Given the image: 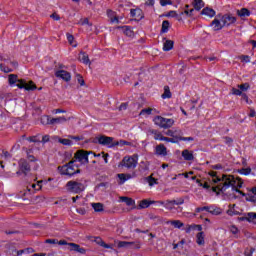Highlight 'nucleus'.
Listing matches in <instances>:
<instances>
[{"instance_id":"obj_1","label":"nucleus","mask_w":256,"mask_h":256,"mask_svg":"<svg viewBox=\"0 0 256 256\" xmlns=\"http://www.w3.org/2000/svg\"><path fill=\"white\" fill-rule=\"evenodd\" d=\"M212 191L216 195H226L227 189L231 188L234 191L236 187H243V180L241 178H235L233 175L223 174L221 178H214L212 180Z\"/></svg>"},{"instance_id":"obj_2","label":"nucleus","mask_w":256,"mask_h":256,"mask_svg":"<svg viewBox=\"0 0 256 256\" xmlns=\"http://www.w3.org/2000/svg\"><path fill=\"white\" fill-rule=\"evenodd\" d=\"M77 160H72L65 164L64 166H59L58 171L61 175H68V177H73L77 173H81L79 166L75 165Z\"/></svg>"},{"instance_id":"obj_3","label":"nucleus","mask_w":256,"mask_h":256,"mask_svg":"<svg viewBox=\"0 0 256 256\" xmlns=\"http://www.w3.org/2000/svg\"><path fill=\"white\" fill-rule=\"evenodd\" d=\"M18 177H25L31 179V165L27 159L22 158L18 161V171L16 172Z\"/></svg>"},{"instance_id":"obj_4","label":"nucleus","mask_w":256,"mask_h":256,"mask_svg":"<svg viewBox=\"0 0 256 256\" xmlns=\"http://www.w3.org/2000/svg\"><path fill=\"white\" fill-rule=\"evenodd\" d=\"M66 189L69 193H83L85 191V185L81 182L70 180L66 183Z\"/></svg>"},{"instance_id":"obj_5","label":"nucleus","mask_w":256,"mask_h":256,"mask_svg":"<svg viewBox=\"0 0 256 256\" xmlns=\"http://www.w3.org/2000/svg\"><path fill=\"white\" fill-rule=\"evenodd\" d=\"M155 125H158V127H161L162 129H171L172 125H175V120L171 118H165L162 116H156L154 118Z\"/></svg>"},{"instance_id":"obj_6","label":"nucleus","mask_w":256,"mask_h":256,"mask_svg":"<svg viewBox=\"0 0 256 256\" xmlns=\"http://www.w3.org/2000/svg\"><path fill=\"white\" fill-rule=\"evenodd\" d=\"M138 161L139 158L137 157V155L125 156L121 161L120 165L122 167H126V169H135V167H137Z\"/></svg>"},{"instance_id":"obj_7","label":"nucleus","mask_w":256,"mask_h":256,"mask_svg":"<svg viewBox=\"0 0 256 256\" xmlns=\"http://www.w3.org/2000/svg\"><path fill=\"white\" fill-rule=\"evenodd\" d=\"M89 155H92L93 157H95V153L93 152L78 150L74 154V159L76 161H79V163H82V165H85V163H89Z\"/></svg>"},{"instance_id":"obj_8","label":"nucleus","mask_w":256,"mask_h":256,"mask_svg":"<svg viewBox=\"0 0 256 256\" xmlns=\"http://www.w3.org/2000/svg\"><path fill=\"white\" fill-rule=\"evenodd\" d=\"M57 244L68 245L69 251H76V253H81V255H85L87 253V250H85V248L81 247L79 244L68 243L66 240H60L57 242Z\"/></svg>"},{"instance_id":"obj_9","label":"nucleus","mask_w":256,"mask_h":256,"mask_svg":"<svg viewBox=\"0 0 256 256\" xmlns=\"http://www.w3.org/2000/svg\"><path fill=\"white\" fill-rule=\"evenodd\" d=\"M95 140L99 143V145H105L107 147H117L119 142H114L113 137L102 135L100 137H96Z\"/></svg>"},{"instance_id":"obj_10","label":"nucleus","mask_w":256,"mask_h":256,"mask_svg":"<svg viewBox=\"0 0 256 256\" xmlns=\"http://www.w3.org/2000/svg\"><path fill=\"white\" fill-rule=\"evenodd\" d=\"M17 87L18 89H25L26 91H35V89H37V85H35L33 81L27 83L23 79L18 80Z\"/></svg>"},{"instance_id":"obj_11","label":"nucleus","mask_w":256,"mask_h":256,"mask_svg":"<svg viewBox=\"0 0 256 256\" xmlns=\"http://www.w3.org/2000/svg\"><path fill=\"white\" fill-rule=\"evenodd\" d=\"M218 17H219L220 21H222L224 27H225V25H227V27H229V25H233V23L237 22V18L231 14H225V15L219 14Z\"/></svg>"},{"instance_id":"obj_12","label":"nucleus","mask_w":256,"mask_h":256,"mask_svg":"<svg viewBox=\"0 0 256 256\" xmlns=\"http://www.w3.org/2000/svg\"><path fill=\"white\" fill-rule=\"evenodd\" d=\"M55 77L58 79H62L66 83H69L71 81V73L67 72L66 70H58L55 72Z\"/></svg>"},{"instance_id":"obj_13","label":"nucleus","mask_w":256,"mask_h":256,"mask_svg":"<svg viewBox=\"0 0 256 256\" xmlns=\"http://www.w3.org/2000/svg\"><path fill=\"white\" fill-rule=\"evenodd\" d=\"M210 27H213V31H221L225 25H223V22L221 23V18H219V15H217L216 18L210 23Z\"/></svg>"},{"instance_id":"obj_14","label":"nucleus","mask_w":256,"mask_h":256,"mask_svg":"<svg viewBox=\"0 0 256 256\" xmlns=\"http://www.w3.org/2000/svg\"><path fill=\"white\" fill-rule=\"evenodd\" d=\"M155 155H158V157H167V147H165V144H159L155 147Z\"/></svg>"},{"instance_id":"obj_15","label":"nucleus","mask_w":256,"mask_h":256,"mask_svg":"<svg viewBox=\"0 0 256 256\" xmlns=\"http://www.w3.org/2000/svg\"><path fill=\"white\" fill-rule=\"evenodd\" d=\"M78 61L84 63V65H91V60H89V55L87 52H80L78 56Z\"/></svg>"},{"instance_id":"obj_16","label":"nucleus","mask_w":256,"mask_h":256,"mask_svg":"<svg viewBox=\"0 0 256 256\" xmlns=\"http://www.w3.org/2000/svg\"><path fill=\"white\" fill-rule=\"evenodd\" d=\"M117 29H122L126 37H133L134 35L133 28H131V26H118Z\"/></svg>"},{"instance_id":"obj_17","label":"nucleus","mask_w":256,"mask_h":256,"mask_svg":"<svg viewBox=\"0 0 256 256\" xmlns=\"http://www.w3.org/2000/svg\"><path fill=\"white\" fill-rule=\"evenodd\" d=\"M94 243L100 245V247H104V249H113V246L105 243L101 237H94Z\"/></svg>"},{"instance_id":"obj_18","label":"nucleus","mask_w":256,"mask_h":256,"mask_svg":"<svg viewBox=\"0 0 256 256\" xmlns=\"http://www.w3.org/2000/svg\"><path fill=\"white\" fill-rule=\"evenodd\" d=\"M182 157L184 161H193V159H195L193 152L189 151L188 149L182 151Z\"/></svg>"},{"instance_id":"obj_19","label":"nucleus","mask_w":256,"mask_h":256,"mask_svg":"<svg viewBox=\"0 0 256 256\" xmlns=\"http://www.w3.org/2000/svg\"><path fill=\"white\" fill-rule=\"evenodd\" d=\"M242 221H248L249 223H256V213L255 212L247 213L246 216L242 218Z\"/></svg>"},{"instance_id":"obj_20","label":"nucleus","mask_w":256,"mask_h":256,"mask_svg":"<svg viewBox=\"0 0 256 256\" xmlns=\"http://www.w3.org/2000/svg\"><path fill=\"white\" fill-rule=\"evenodd\" d=\"M133 245H135L134 246V248L135 249H139V244H135V242H127V241H120V242H118V247L119 248H123V247H133Z\"/></svg>"},{"instance_id":"obj_21","label":"nucleus","mask_w":256,"mask_h":256,"mask_svg":"<svg viewBox=\"0 0 256 256\" xmlns=\"http://www.w3.org/2000/svg\"><path fill=\"white\" fill-rule=\"evenodd\" d=\"M120 201H122V203H126L128 207H133V205H135V200L127 196H121Z\"/></svg>"},{"instance_id":"obj_22","label":"nucleus","mask_w":256,"mask_h":256,"mask_svg":"<svg viewBox=\"0 0 256 256\" xmlns=\"http://www.w3.org/2000/svg\"><path fill=\"white\" fill-rule=\"evenodd\" d=\"M107 15L111 21V23H119V17L115 15V12L113 10H107Z\"/></svg>"},{"instance_id":"obj_23","label":"nucleus","mask_w":256,"mask_h":256,"mask_svg":"<svg viewBox=\"0 0 256 256\" xmlns=\"http://www.w3.org/2000/svg\"><path fill=\"white\" fill-rule=\"evenodd\" d=\"M251 15V11H249V9L247 8H242L240 10H237V16L238 17H249Z\"/></svg>"},{"instance_id":"obj_24","label":"nucleus","mask_w":256,"mask_h":256,"mask_svg":"<svg viewBox=\"0 0 256 256\" xmlns=\"http://www.w3.org/2000/svg\"><path fill=\"white\" fill-rule=\"evenodd\" d=\"M173 45H175L173 40H165L163 44V51H171V49H173Z\"/></svg>"},{"instance_id":"obj_25","label":"nucleus","mask_w":256,"mask_h":256,"mask_svg":"<svg viewBox=\"0 0 256 256\" xmlns=\"http://www.w3.org/2000/svg\"><path fill=\"white\" fill-rule=\"evenodd\" d=\"M196 243L197 245H205V234L203 232L196 235Z\"/></svg>"},{"instance_id":"obj_26","label":"nucleus","mask_w":256,"mask_h":256,"mask_svg":"<svg viewBox=\"0 0 256 256\" xmlns=\"http://www.w3.org/2000/svg\"><path fill=\"white\" fill-rule=\"evenodd\" d=\"M155 204V201H149L147 199H144L142 201H140L139 204V209H147V207H149L150 205Z\"/></svg>"},{"instance_id":"obj_27","label":"nucleus","mask_w":256,"mask_h":256,"mask_svg":"<svg viewBox=\"0 0 256 256\" xmlns=\"http://www.w3.org/2000/svg\"><path fill=\"white\" fill-rule=\"evenodd\" d=\"M201 15H207V17H215V11L212 8L206 7L201 11Z\"/></svg>"},{"instance_id":"obj_28","label":"nucleus","mask_w":256,"mask_h":256,"mask_svg":"<svg viewBox=\"0 0 256 256\" xmlns=\"http://www.w3.org/2000/svg\"><path fill=\"white\" fill-rule=\"evenodd\" d=\"M117 177L118 179H120V185H123L125 181H129V179H131V174L121 173V174H118Z\"/></svg>"},{"instance_id":"obj_29","label":"nucleus","mask_w":256,"mask_h":256,"mask_svg":"<svg viewBox=\"0 0 256 256\" xmlns=\"http://www.w3.org/2000/svg\"><path fill=\"white\" fill-rule=\"evenodd\" d=\"M65 121H67V118H65L64 116L58 118H50V125L65 123Z\"/></svg>"},{"instance_id":"obj_30","label":"nucleus","mask_w":256,"mask_h":256,"mask_svg":"<svg viewBox=\"0 0 256 256\" xmlns=\"http://www.w3.org/2000/svg\"><path fill=\"white\" fill-rule=\"evenodd\" d=\"M149 133H151V135H154L155 141H161V139L163 138V134L155 129L149 130Z\"/></svg>"},{"instance_id":"obj_31","label":"nucleus","mask_w":256,"mask_h":256,"mask_svg":"<svg viewBox=\"0 0 256 256\" xmlns=\"http://www.w3.org/2000/svg\"><path fill=\"white\" fill-rule=\"evenodd\" d=\"M208 213H211V215H221L222 211L221 208L209 206Z\"/></svg>"},{"instance_id":"obj_32","label":"nucleus","mask_w":256,"mask_h":256,"mask_svg":"<svg viewBox=\"0 0 256 256\" xmlns=\"http://www.w3.org/2000/svg\"><path fill=\"white\" fill-rule=\"evenodd\" d=\"M19 78L17 76V74H10L8 76V83L9 85H15V83H18Z\"/></svg>"},{"instance_id":"obj_33","label":"nucleus","mask_w":256,"mask_h":256,"mask_svg":"<svg viewBox=\"0 0 256 256\" xmlns=\"http://www.w3.org/2000/svg\"><path fill=\"white\" fill-rule=\"evenodd\" d=\"M203 7H205L203 0H194V9H196V11H201Z\"/></svg>"},{"instance_id":"obj_34","label":"nucleus","mask_w":256,"mask_h":256,"mask_svg":"<svg viewBox=\"0 0 256 256\" xmlns=\"http://www.w3.org/2000/svg\"><path fill=\"white\" fill-rule=\"evenodd\" d=\"M162 99H171V90L169 86L164 87V93L162 94Z\"/></svg>"},{"instance_id":"obj_35","label":"nucleus","mask_w":256,"mask_h":256,"mask_svg":"<svg viewBox=\"0 0 256 256\" xmlns=\"http://www.w3.org/2000/svg\"><path fill=\"white\" fill-rule=\"evenodd\" d=\"M92 208L96 213H101L103 211V204L102 203H92Z\"/></svg>"},{"instance_id":"obj_36","label":"nucleus","mask_w":256,"mask_h":256,"mask_svg":"<svg viewBox=\"0 0 256 256\" xmlns=\"http://www.w3.org/2000/svg\"><path fill=\"white\" fill-rule=\"evenodd\" d=\"M169 20H164L162 22V28H161V33H167L169 31Z\"/></svg>"},{"instance_id":"obj_37","label":"nucleus","mask_w":256,"mask_h":256,"mask_svg":"<svg viewBox=\"0 0 256 256\" xmlns=\"http://www.w3.org/2000/svg\"><path fill=\"white\" fill-rule=\"evenodd\" d=\"M175 206V200H166L164 207L166 209H169V211H171V209H173V207Z\"/></svg>"},{"instance_id":"obj_38","label":"nucleus","mask_w":256,"mask_h":256,"mask_svg":"<svg viewBox=\"0 0 256 256\" xmlns=\"http://www.w3.org/2000/svg\"><path fill=\"white\" fill-rule=\"evenodd\" d=\"M142 13L143 12L141 11V9H131L130 10L131 17H141Z\"/></svg>"},{"instance_id":"obj_39","label":"nucleus","mask_w":256,"mask_h":256,"mask_svg":"<svg viewBox=\"0 0 256 256\" xmlns=\"http://www.w3.org/2000/svg\"><path fill=\"white\" fill-rule=\"evenodd\" d=\"M170 224H172L175 229H181V227L184 225L180 220H172L170 221Z\"/></svg>"},{"instance_id":"obj_40","label":"nucleus","mask_w":256,"mask_h":256,"mask_svg":"<svg viewBox=\"0 0 256 256\" xmlns=\"http://www.w3.org/2000/svg\"><path fill=\"white\" fill-rule=\"evenodd\" d=\"M178 139L180 141H195V138L193 137H183V131L179 130V137Z\"/></svg>"},{"instance_id":"obj_41","label":"nucleus","mask_w":256,"mask_h":256,"mask_svg":"<svg viewBox=\"0 0 256 256\" xmlns=\"http://www.w3.org/2000/svg\"><path fill=\"white\" fill-rule=\"evenodd\" d=\"M42 125H51V117L49 116H43L41 118Z\"/></svg>"},{"instance_id":"obj_42","label":"nucleus","mask_w":256,"mask_h":256,"mask_svg":"<svg viewBox=\"0 0 256 256\" xmlns=\"http://www.w3.org/2000/svg\"><path fill=\"white\" fill-rule=\"evenodd\" d=\"M0 69L4 73H13V69L9 68V66H6L5 64H0Z\"/></svg>"},{"instance_id":"obj_43","label":"nucleus","mask_w":256,"mask_h":256,"mask_svg":"<svg viewBox=\"0 0 256 256\" xmlns=\"http://www.w3.org/2000/svg\"><path fill=\"white\" fill-rule=\"evenodd\" d=\"M197 226L196 224L187 225L185 228L186 233H191V231H196Z\"/></svg>"},{"instance_id":"obj_44","label":"nucleus","mask_w":256,"mask_h":256,"mask_svg":"<svg viewBox=\"0 0 256 256\" xmlns=\"http://www.w3.org/2000/svg\"><path fill=\"white\" fill-rule=\"evenodd\" d=\"M251 86L249 85V83H243V84H240L238 85V89H240V91H248V89L250 88Z\"/></svg>"},{"instance_id":"obj_45","label":"nucleus","mask_w":256,"mask_h":256,"mask_svg":"<svg viewBox=\"0 0 256 256\" xmlns=\"http://www.w3.org/2000/svg\"><path fill=\"white\" fill-rule=\"evenodd\" d=\"M238 173H240V175H250L251 168H242V169L238 170Z\"/></svg>"},{"instance_id":"obj_46","label":"nucleus","mask_w":256,"mask_h":256,"mask_svg":"<svg viewBox=\"0 0 256 256\" xmlns=\"http://www.w3.org/2000/svg\"><path fill=\"white\" fill-rule=\"evenodd\" d=\"M246 201H250L251 203H256V196L255 194H247Z\"/></svg>"},{"instance_id":"obj_47","label":"nucleus","mask_w":256,"mask_h":256,"mask_svg":"<svg viewBox=\"0 0 256 256\" xmlns=\"http://www.w3.org/2000/svg\"><path fill=\"white\" fill-rule=\"evenodd\" d=\"M43 185V181H38L37 184H32V189H35V191H40L41 187Z\"/></svg>"},{"instance_id":"obj_48","label":"nucleus","mask_w":256,"mask_h":256,"mask_svg":"<svg viewBox=\"0 0 256 256\" xmlns=\"http://www.w3.org/2000/svg\"><path fill=\"white\" fill-rule=\"evenodd\" d=\"M76 78H77L79 85H81V87L85 86V80L83 79V76H81V74H77Z\"/></svg>"},{"instance_id":"obj_49","label":"nucleus","mask_w":256,"mask_h":256,"mask_svg":"<svg viewBox=\"0 0 256 256\" xmlns=\"http://www.w3.org/2000/svg\"><path fill=\"white\" fill-rule=\"evenodd\" d=\"M253 253H255V248H247L244 252L245 256H253Z\"/></svg>"},{"instance_id":"obj_50","label":"nucleus","mask_w":256,"mask_h":256,"mask_svg":"<svg viewBox=\"0 0 256 256\" xmlns=\"http://www.w3.org/2000/svg\"><path fill=\"white\" fill-rule=\"evenodd\" d=\"M232 95H237V96H242L243 92L241 91V89H237V88H232Z\"/></svg>"},{"instance_id":"obj_51","label":"nucleus","mask_w":256,"mask_h":256,"mask_svg":"<svg viewBox=\"0 0 256 256\" xmlns=\"http://www.w3.org/2000/svg\"><path fill=\"white\" fill-rule=\"evenodd\" d=\"M59 143L62 145H72V141L70 139H59Z\"/></svg>"},{"instance_id":"obj_52","label":"nucleus","mask_w":256,"mask_h":256,"mask_svg":"<svg viewBox=\"0 0 256 256\" xmlns=\"http://www.w3.org/2000/svg\"><path fill=\"white\" fill-rule=\"evenodd\" d=\"M148 183H149L150 187H153V185L157 184V179L153 178L152 176H149Z\"/></svg>"},{"instance_id":"obj_53","label":"nucleus","mask_w":256,"mask_h":256,"mask_svg":"<svg viewBox=\"0 0 256 256\" xmlns=\"http://www.w3.org/2000/svg\"><path fill=\"white\" fill-rule=\"evenodd\" d=\"M166 135H168V137H174L175 139H179V138H178V137H179V134H178V135H175L174 130H168V131L166 132Z\"/></svg>"},{"instance_id":"obj_54","label":"nucleus","mask_w":256,"mask_h":256,"mask_svg":"<svg viewBox=\"0 0 256 256\" xmlns=\"http://www.w3.org/2000/svg\"><path fill=\"white\" fill-rule=\"evenodd\" d=\"M153 111V109H151V108H145V109H143V110H141V112H140V115H151V112Z\"/></svg>"},{"instance_id":"obj_55","label":"nucleus","mask_w":256,"mask_h":256,"mask_svg":"<svg viewBox=\"0 0 256 256\" xmlns=\"http://www.w3.org/2000/svg\"><path fill=\"white\" fill-rule=\"evenodd\" d=\"M234 209H235V204H230L229 210L227 211L228 215H237V213L233 212Z\"/></svg>"},{"instance_id":"obj_56","label":"nucleus","mask_w":256,"mask_h":256,"mask_svg":"<svg viewBox=\"0 0 256 256\" xmlns=\"http://www.w3.org/2000/svg\"><path fill=\"white\" fill-rule=\"evenodd\" d=\"M30 143H41V140L37 139V136H31L27 139Z\"/></svg>"},{"instance_id":"obj_57","label":"nucleus","mask_w":256,"mask_h":256,"mask_svg":"<svg viewBox=\"0 0 256 256\" xmlns=\"http://www.w3.org/2000/svg\"><path fill=\"white\" fill-rule=\"evenodd\" d=\"M66 36H67L68 43L73 45V41H75V37L73 35H71L70 33H67Z\"/></svg>"},{"instance_id":"obj_58","label":"nucleus","mask_w":256,"mask_h":256,"mask_svg":"<svg viewBox=\"0 0 256 256\" xmlns=\"http://www.w3.org/2000/svg\"><path fill=\"white\" fill-rule=\"evenodd\" d=\"M45 243H48L50 245H57V243H59V240H57V239H46Z\"/></svg>"},{"instance_id":"obj_59","label":"nucleus","mask_w":256,"mask_h":256,"mask_svg":"<svg viewBox=\"0 0 256 256\" xmlns=\"http://www.w3.org/2000/svg\"><path fill=\"white\" fill-rule=\"evenodd\" d=\"M173 2H171V0H160V5L162 7H165L166 5H172Z\"/></svg>"},{"instance_id":"obj_60","label":"nucleus","mask_w":256,"mask_h":256,"mask_svg":"<svg viewBox=\"0 0 256 256\" xmlns=\"http://www.w3.org/2000/svg\"><path fill=\"white\" fill-rule=\"evenodd\" d=\"M240 59L243 63H249V61H251L248 55H242L240 56Z\"/></svg>"},{"instance_id":"obj_61","label":"nucleus","mask_w":256,"mask_h":256,"mask_svg":"<svg viewBox=\"0 0 256 256\" xmlns=\"http://www.w3.org/2000/svg\"><path fill=\"white\" fill-rule=\"evenodd\" d=\"M208 175H210V177H212V181H213V179H221V177L217 176V172H215V171H210L208 173Z\"/></svg>"},{"instance_id":"obj_62","label":"nucleus","mask_w":256,"mask_h":256,"mask_svg":"<svg viewBox=\"0 0 256 256\" xmlns=\"http://www.w3.org/2000/svg\"><path fill=\"white\" fill-rule=\"evenodd\" d=\"M224 141H225L226 145H231V143H233V139L229 136H225Z\"/></svg>"},{"instance_id":"obj_63","label":"nucleus","mask_w":256,"mask_h":256,"mask_svg":"<svg viewBox=\"0 0 256 256\" xmlns=\"http://www.w3.org/2000/svg\"><path fill=\"white\" fill-rule=\"evenodd\" d=\"M76 211L77 213H79V215H85V213H87V210H85V208H77Z\"/></svg>"},{"instance_id":"obj_64","label":"nucleus","mask_w":256,"mask_h":256,"mask_svg":"<svg viewBox=\"0 0 256 256\" xmlns=\"http://www.w3.org/2000/svg\"><path fill=\"white\" fill-rule=\"evenodd\" d=\"M80 24L81 25H90L91 26V23H89V18H84L83 20H81Z\"/></svg>"}]
</instances>
